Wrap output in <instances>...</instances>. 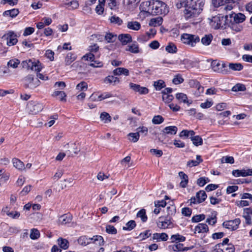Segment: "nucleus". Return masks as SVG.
<instances>
[{
  "instance_id": "obj_1",
  "label": "nucleus",
  "mask_w": 252,
  "mask_h": 252,
  "mask_svg": "<svg viewBox=\"0 0 252 252\" xmlns=\"http://www.w3.org/2000/svg\"><path fill=\"white\" fill-rule=\"evenodd\" d=\"M204 5V0H186L184 11L186 19L197 16L202 10Z\"/></svg>"
},
{
  "instance_id": "obj_2",
  "label": "nucleus",
  "mask_w": 252,
  "mask_h": 252,
  "mask_svg": "<svg viewBox=\"0 0 252 252\" xmlns=\"http://www.w3.org/2000/svg\"><path fill=\"white\" fill-rule=\"evenodd\" d=\"M147 9L145 11L152 15H166L169 12L167 5L163 2L155 0L153 1L146 2Z\"/></svg>"
},
{
  "instance_id": "obj_3",
  "label": "nucleus",
  "mask_w": 252,
  "mask_h": 252,
  "mask_svg": "<svg viewBox=\"0 0 252 252\" xmlns=\"http://www.w3.org/2000/svg\"><path fill=\"white\" fill-rule=\"evenodd\" d=\"M225 19L223 16L218 15L212 17L211 19V24L215 29L220 28L225 29L227 23L228 22V15H226Z\"/></svg>"
},
{
  "instance_id": "obj_4",
  "label": "nucleus",
  "mask_w": 252,
  "mask_h": 252,
  "mask_svg": "<svg viewBox=\"0 0 252 252\" xmlns=\"http://www.w3.org/2000/svg\"><path fill=\"white\" fill-rule=\"evenodd\" d=\"M21 64L23 68L37 72L40 71L42 68V65L38 61H32V60L24 61Z\"/></svg>"
},
{
  "instance_id": "obj_5",
  "label": "nucleus",
  "mask_w": 252,
  "mask_h": 252,
  "mask_svg": "<svg viewBox=\"0 0 252 252\" xmlns=\"http://www.w3.org/2000/svg\"><path fill=\"white\" fill-rule=\"evenodd\" d=\"M181 40L184 43L194 47L199 42L200 38L198 35L184 33L181 36Z\"/></svg>"
},
{
  "instance_id": "obj_6",
  "label": "nucleus",
  "mask_w": 252,
  "mask_h": 252,
  "mask_svg": "<svg viewBox=\"0 0 252 252\" xmlns=\"http://www.w3.org/2000/svg\"><path fill=\"white\" fill-rule=\"evenodd\" d=\"M40 84L37 78H34L32 75H29L24 78L25 87L31 90L35 89Z\"/></svg>"
},
{
  "instance_id": "obj_7",
  "label": "nucleus",
  "mask_w": 252,
  "mask_h": 252,
  "mask_svg": "<svg viewBox=\"0 0 252 252\" xmlns=\"http://www.w3.org/2000/svg\"><path fill=\"white\" fill-rule=\"evenodd\" d=\"M241 222L240 219H235L233 220L225 221L222 223V226L230 231L236 230Z\"/></svg>"
},
{
  "instance_id": "obj_8",
  "label": "nucleus",
  "mask_w": 252,
  "mask_h": 252,
  "mask_svg": "<svg viewBox=\"0 0 252 252\" xmlns=\"http://www.w3.org/2000/svg\"><path fill=\"white\" fill-rule=\"evenodd\" d=\"M27 108L30 113L35 115L40 112L43 108L42 104L35 102H30L28 104Z\"/></svg>"
},
{
  "instance_id": "obj_9",
  "label": "nucleus",
  "mask_w": 252,
  "mask_h": 252,
  "mask_svg": "<svg viewBox=\"0 0 252 252\" xmlns=\"http://www.w3.org/2000/svg\"><path fill=\"white\" fill-rule=\"evenodd\" d=\"M234 251L235 249L232 245L217 244L214 246L212 252H234Z\"/></svg>"
},
{
  "instance_id": "obj_10",
  "label": "nucleus",
  "mask_w": 252,
  "mask_h": 252,
  "mask_svg": "<svg viewBox=\"0 0 252 252\" xmlns=\"http://www.w3.org/2000/svg\"><path fill=\"white\" fill-rule=\"evenodd\" d=\"M228 17L232 20L233 22L238 24L243 22L246 19L245 15L241 13H235L232 12L228 15Z\"/></svg>"
},
{
  "instance_id": "obj_11",
  "label": "nucleus",
  "mask_w": 252,
  "mask_h": 252,
  "mask_svg": "<svg viewBox=\"0 0 252 252\" xmlns=\"http://www.w3.org/2000/svg\"><path fill=\"white\" fill-rule=\"evenodd\" d=\"M211 66L214 71L224 75L228 74L229 71L227 69L220 68V63L217 60H214L211 63Z\"/></svg>"
},
{
  "instance_id": "obj_12",
  "label": "nucleus",
  "mask_w": 252,
  "mask_h": 252,
  "mask_svg": "<svg viewBox=\"0 0 252 252\" xmlns=\"http://www.w3.org/2000/svg\"><path fill=\"white\" fill-rule=\"evenodd\" d=\"M3 37L6 39L7 44L9 46L16 44L18 41L16 35L13 32H8L6 34L4 35Z\"/></svg>"
},
{
  "instance_id": "obj_13",
  "label": "nucleus",
  "mask_w": 252,
  "mask_h": 252,
  "mask_svg": "<svg viewBox=\"0 0 252 252\" xmlns=\"http://www.w3.org/2000/svg\"><path fill=\"white\" fill-rule=\"evenodd\" d=\"M130 89L136 92H138L141 94H147L149 93L148 88L144 87H141L139 85L130 83L129 84Z\"/></svg>"
},
{
  "instance_id": "obj_14",
  "label": "nucleus",
  "mask_w": 252,
  "mask_h": 252,
  "mask_svg": "<svg viewBox=\"0 0 252 252\" xmlns=\"http://www.w3.org/2000/svg\"><path fill=\"white\" fill-rule=\"evenodd\" d=\"M178 131V128L176 126H168L165 127L162 131V137H164L166 134L175 135Z\"/></svg>"
},
{
  "instance_id": "obj_15",
  "label": "nucleus",
  "mask_w": 252,
  "mask_h": 252,
  "mask_svg": "<svg viewBox=\"0 0 252 252\" xmlns=\"http://www.w3.org/2000/svg\"><path fill=\"white\" fill-rule=\"evenodd\" d=\"M168 238V235L165 233H156L153 234L152 240L156 242L166 241Z\"/></svg>"
},
{
  "instance_id": "obj_16",
  "label": "nucleus",
  "mask_w": 252,
  "mask_h": 252,
  "mask_svg": "<svg viewBox=\"0 0 252 252\" xmlns=\"http://www.w3.org/2000/svg\"><path fill=\"white\" fill-rule=\"evenodd\" d=\"M209 231L208 225L206 223H201L195 227L194 233H204Z\"/></svg>"
},
{
  "instance_id": "obj_17",
  "label": "nucleus",
  "mask_w": 252,
  "mask_h": 252,
  "mask_svg": "<svg viewBox=\"0 0 252 252\" xmlns=\"http://www.w3.org/2000/svg\"><path fill=\"white\" fill-rule=\"evenodd\" d=\"M172 222L170 217H167L164 220H159L157 222L158 226L160 229H165L168 228L171 224Z\"/></svg>"
},
{
  "instance_id": "obj_18",
  "label": "nucleus",
  "mask_w": 252,
  "mask_h": 252,
  "mask_svg": "<svg viewBox=\"0 0 252 252\" xmlns=\"http://www.w3.org/2000/svg\"><path fill=\"white\" fill-rule=\"evenodd\" d=\"M90 244H94L95 245L98 246H101L103 245V238L100 235H95L92 237H90Z\"/></svg>"
},
{
  "instance_id": "obj_19",
  "label": "nucleus",
  "mask_w": 252,
  "mask_h": 252,
  "mask_svg": "<svg viewBox=\"0 0 252 252\" xmlns=\"http://www.w3.org/2000/svg\"><path fill=\"white\" fill-rule=\"evenodd\" d=\"M119 40L123 45H126L131 41V36L129 34H121L118 36Z\"/></svg>"
},
{
  "instance_id": "obj_20",
  "label": "nucleus",
  "mask_w": 252,
  "mask_h": 252,
  "mask_svg": "<svg viewBox=\"0 0 252 252\" xmlns=\"http://www.w3.org/2000/svg\"><path fill=\"white\" fill-rule=\"evenodd\" d=\"M227 25L232 30L236 32H241L243 28L239 24L233 22L232 19H230L229 23H227Z\"/></svg>"
},
{
  "instance_id": "obj_21",
  "label": "nucleus",
  "mask_w": 252,
  "mask_h": 252,
  "mask_svg": "<svg viewBox=\"0 0 252 252\" xmlns=\"http://www.w3.org/2000/svg\"><path fill=\"white\" fill-rule=\"evenodd\" d=\"M12 163L14 167L18 170L22 171L25 170V167L24 163L19 159L16 158H13Z\"/></svg>"
},
{
  "instance_id": "obj_22",
  "label": "nucleus",
  "mask_w": 252,
  "mask_h": 252,
  "mask_svg": "<svg viewBox=\"0 0 252 252\" xmlns=\"http://www.w3.org/2000/svg\"><path fill=\"white\" fill-rule=\"evenodd\" d=\"M104 82L106 84H111L113 85H115L120 82L119 79L112 75H109L105 78Z\"/></svg>"
},
{
  "instance_id": "obj_23",
  "label": "nucleus",
  "mask_w": 252,
  "mask_h": 252,
  "mask_svg": "<svg viewBox=\"0 0 252 252\" xmlns=\"http://www.w3.org/2000/svg\"><path fill=\"white\" fill-rule=\"evenodd\" d=\"M225 4L223 5L222 8L226 11H230L232 10L236 5L235 0H225Z\"/></svg>"
},
{
  "instance_id": "obj_24",
  "label": "nucleus",
  "mask_w": 252,
  "mask_h": 252,
  "mask_svg": "<svg viewBox=\"0 0 252 252\" xmlns=\"http://www.w3.org/2000/svg\"><path fill=\"white\" fill-rule=\"evenodd\" d=\"M113 73L115 75H120L122 74L125 76L129 75V70L123 67L117 68L113 70Z\"/></svg>"
},
{
  "instance_id": "obj_25",
  "label": "nucleus",
  "mask_w": 252,
  "mask_h": 252,
  "mask_svg": "<svg viewBox=\"0 0 252 252\" xmlns=\"http://www.w3.org/2000/svg\"><path fill=\"white\" fill-rule=\"evenodd\" d=\"M72 220L70 215L64 214L61 216L59 219V222L62 224H65L69 223Z\"/></svg>"
},
{
  "instance_id": "obj_26",
  "label": "nucleus",
  "mask_w": 252,
  "mask_h": 252,
  "mask_svg": "<svg viewBox=\"0 0 252 252\" xmlns=\"http://www.w3.org/2000/svg\"><path fill=\"white\" fill-rule=\"evenodd\" d=\"M213 38V36L211 34H205L201 39L202 44L207 46L210 44Z\"/></svg>"
},
{
  "instance_id": "obj_27",
  "label": "nucleus",
  "mask_w": 252,
  "mask_h": 252,
  "mask_svg": "<svg viewBox=\"0 0 252 252\" xmlns=\"http://www.w3.org/2000/svg\"><path fill=\"white\" fill-rule=\"evenodd\" d=\"M179 176L182 179V181L180 182L181 187H182V188H185L187 186V184L188 183V176L182 171H181L179 173Z\"/></svg>"
},
{
  "instance_id": "obj_28",
  "label": "nucleus",
  "mask_w": 252,
  "mask_h": 252,
  "mask_svg": "<svg viewBox=\"0 0 252 252\" xmlns=\"http://www.w3.org/2000/svg\"><path fill=\"white\" fill-rule=\"evenodd\" d=\"M127 27L130 30L138 31L140 29L141 25L138 22L130 21L127 23Z\"/></svg>"
},
{
  "instance_id": "obj_29",
  "label": "nucleus",
  "mask_w": 252,
  "mask_h": 252,
  "mask_svg": "<svg viewBox=\"0 0 252 252\" xmlns=\"http://www.w3.org/2000/svg\"><path fill=\"white\" fill-rule=\"evenodd\" d=\"M176 98L180 101L181 102H183L184 103H187L188 105H189L192 102H189L188 100V97L186 94L183 93H178L176 95Z\"/></svg>"
},
{
  "instance_id": "obj_30",
  "label": "nucleus",
  "mask_w": 252,
  "mask_h": 252,
  "mask_svg": "<svg viewBox=\"0 0 252 252\" xmlns=\"http://www.w3.org/2000/svg\"><path fill=\"white\" fill-rule=\"evenodd\" d=\"M162 18L161 17L152 18L150 21L149 25L154 27L159 26L162 24Z\"/></svg>"
},
{
  "instance_id": "obj_31",
  "label": "nucleus",
  "mask_w": 252,
  "mask_h": 252,
  "mask_svg": "<svg viewBox=\"0 0 252 252\" xmlns=\"http://www.w3.org/2000/svg\"><path fill=\"white\" fill-rule=\"evenodd\" d=\"M196 197L197 199L198 203H200L205 201L207 197V194L205 191L200 190L196 193Z\"/></svg>"
},
{
  "instance_id": "obj_32",
  "label": "nucleus",
  "mask_w": 252,
  "mask_h": 252,
  "mask_svg": "<svg viewBox=\"0 0 252 252\" xmlns=\"http://www.w3.org/2000/svg\"><path fill=\"white\" fill-rule=\"evenodd\" d=\"M58 244L60 248L63 250L67 249L69 247L68 241L66 239L62 238H59L58 239Z\"/></svg>"
},
{
  "instance_id": "obj_33",
  "label": "nucleus",
  "mask_w": 252,
  "mask_h": 252,
  "mask_svg": "<svg viewBox=\"0 0 252 252\" xmlns=\"http://www.w3.org/2000/svg\"><path fill=\"white\" fill-rule=\"evenodd\" d=\"M228 67L233 71H241L243 68V65L241 63H229Z\"/></svg>"
},
{
  "instance_id": "obj_34",
  "label": "nucleus",
  "mask_w": 252,
  "mask_h": 252,
  "mask_svg": "<svg viewBox=\"0 0 252 252\" xmlns=\"http://www.w3.org/2000/svg\"><path fill=\"white\" fill-rule=\"evenodd\" d=\"M190 139L193 145L196 146H198L203 144V140L199 135L191 136Z\"/></svg>"
},
{
  "instance_id": "obj_35",
  "label": "nucleus",
  "mask_w": 252,
  "mask_h": 252,
  "mask_svg": "<svg viewBox=\"0 0 252 252\" xmlns=\"http://www.w3.org/2000/svg\"><path fill=\"white\" fill-rule=\"evenodd\" d=\"M76 59V56L75 55L72 53H68L65 59V65H68L70 64Z\"/></svg>"
},
{
  "instance_id": "obj_36",
  "label": "nucleus",
  "mask_w": 252,
  "mask_h": 252,
  "mask_svg": "<svg viewBox=\"0 0 252 252\" xmlns=\"http://www.w3.org/2000/svg\"><path fill=\"white\" fill-rule=\"evenodd\" d=\"M202 161L200 156H196V160H189L187 162V165L189 167L196 166Z\"/></svg>"
},
{
  "instance_id": "obj_37",
  "label": "nucleus",
  "mask_w": 252,
  "mask_h": 252,
  "mask_svg": "<svg viewBox=\"0 0 252 252\" xmlns=\"http://www.w3.org/2000/svg\"><path fill=\"white\" fill-rule=\"evenodd\" d=\"M100 118L105 124L110 123L111 121V117L108 113L105 112L101 113Z\"/></svg>"
},
{
  "instance_id": "obj_38",
  "label": "nucleus",
  "mask_w": 252,
  "mask_h": 252,
  "mask_svg": "<svg viewBox=\"0 0 252 252\" xmlns=\"http://www.w3.org/2000/svg\"><path fill=\"white\" fill-rule=\"evenodd\" d=\"M78 243L82 246H87L90 244V239L86 236H82L78 239Z\"/></svg>"
},
{
  "instance_id": "obj_39",
  "label": "nucleus",
  "mask_w": 252,
  "mask_h": 252,
  "mask_svg": "<svg viewBox=\"0 0 252 252\" xmlns=\"http://www.w3.org/2000/svg\"><path fill=\"white\" fill-rule=\"evenodd\" d=\"M195 132L193 130H183L179 134V136L181 138H186L189 136H193Z\"/></svg>"
},
{
  "instance_id": "obj_40",
  "label": "nucleus",
  "mask_w": 252,
  "mask_h": 252,
  "mask_svg": "<svg viewBox=\"0 0 252 252\" xmlns=\"http://www.w3.org/2000/svg\"><path fill=\"white\" fill-rule=\"evenodd\" d=\"M172 249L175 252L186 251L188 250L187 247H184L183 245L181 243H176L173 245Z\"/></svg>"
},
{
  "instance_id": "obj_41",
  "label": "nucleus",
  "mask_w": 252,
  "mask_h": 252,
  "mask_svg": "<svg viewBox=\"0 0 252 252\" xmlns=\"http://www.w3.org/2000/svg\"><path fill=\"white\" fill-rule=\"evenodd\" d=\"M20 62L17 59H14L9 61L7 63V65L8 67H10L13 68H16L18 67L20 64Z\"/></svg>"
},
{
  "instance_id": "obj_42",
  "label": "nucleus",
  "mask_w": 252,
  "mask_h": 252,
  "mask_svg": "<svg viewBox=\"0 0 252 252\" xmlns=\"http://www.w3.org/2000/svg\"><path fill=\"white\" fill-rule=\"evenodd\" d=\"M137 217L140 218L142 222H146L147 220V216L146 214V210L144 209H141L137 213Z\"/></svg>"
},
{
  "instance_id": "obj_43",
  "label": "nucleus",
  "mask_w": 252,
  "mask_h": 252,
  "mask_svg": "<svg viewBox=\"0 0 252 252\" xmlns=\"http://www.w3.org/2000/svg\"><path fill=\"white\" fill-rule=\"evenodd\" d=\"M53 96H59V99L61 101H65L66 94L63 91H55L53 94Z\"/></svg>"
},
{
  "instance_id": "obj_44",
  "label": "nucleus",
  "mask_w": 252,
  "mask_h": 252,
  "mask_svg": "<svg viewBox=\"0 0 252 252\" xmlns=\"http://www.w3.org/2000/svg\"><path fill=\"white\" fill-rule=\"evenodd\" d=\"M154 86L156 90L159 91L165 87V82L162 80H159L154 82Z\"/></svg>"
},
{
  "instance_id": "obj_45",
  "label": "nucleus",
  "mask_w": 252,
  "mask_h": 252,
  "mask_svg": "<svg viewBox=\"0 0 252 252\" xmlns=\"http://www.w3.org/2000/svg\"><path fill=\"white\" fill-rule=\"evenodd\" d=\"M166 51L169 53H175L177 49L176 46L173 43H169L165 48Z\"/></svg>"
},
{
  "instance_id": "obj_46",
  "label": "nucleus",
  "mask_w": 252,
  "mask_h": 252,
  "mask_svg": "<svg viewBox=\"0 0 252 252\" xmlns=\"http://www.w3.org/2000/svg\"><path fill=\"white\" fill-rule=\"evenodd\" d=\"M30 238L32 240L38 239L40 237V232L38 230L32 228L31 230Z\"/></svg>"
},
{
  "instance_id": "obj_47",
  "label": "nucleus",
  "mask_w": 252,
  "mask_h": 252,
  "mask_svg": "<svg viewBox=\"0 0 252 252\" xmlns=\"http://www.w3.org/2000/svg\"><path fill=\"white\" fill-rule=\"evenodd\" d=\"M136 226L135 221L131 220L126 224V226H124L123 229L126 230H131L133 229Z\"/></svg>"
},
{
  "instance_id": "obj_48",
  "label": "nucleus",
  "mask_w": 252,
  "mask_h": 252,
  "mask_svg": "<svg viewBox=\"0 0 252 252\" xmlns=\"http://www.w3.org/2000/svg\"><path fill=\"white\" fill-rule=\"evenodd\" d=\"M104 39L108 43L114 42L116 39V35H114L111 33H108L105 35Z\"/></svg>"
},
{
  "instance_id": "obj_49",
  "label": "nucleus",
  "mask_w": 252,
  "mask_h": 252,
  "mask_svg": "<svg viewBox=\"0 0 252 252\" xmlns=\"http://www.w3.org/2000/svg\"><path fill=\"white\" fill-rule=\"evenodd\" d=\"M232 175L235 177H246L247 174L246 170H234L232 171Z\"/></svg>"
},
{
  "instance_id": "obj_50",
  "label": "nucleus",
  "mask_w": 252,
  "mask_h": 252,
  "mask_svg": "<svg viewBox=\"0 0 252 252\" xmlns=\"http://www.w3.org/2000/svg\"><path fill=\"white\" fill-rule=\"evenodd\" d=\"M126 50L135 54L138 53L139 51L138 46L136 44H132L131 45L128 46Z\"/></svg>"
},
{
  "instance_id": "obj_51",
  "label": "nucleus",
  "mask_w": 252,
  "mask_h": 252,
  "mask_svg": "<svg viewBox=\"0 0 252 252\" xmlns=\"http://www.w3.org/2000/svg\"><path fill=\"white\" fill-rule=\"evenodd\" d=\"M246 89V87L244 84L238 83L233 87L232 91L234 92L244 91Z\"/></svg>"
},
{
  "instance_id": "obj_52",
  "label": "nucleus",
  "mask_w": 252,
  "mask_h": 252,
  "mask_svg": "<svg viewBox=\"0 0 252 252\" xmlns=\"http://www.w3.org/2000/svg\"><path fill=\"white\" fill-rule=\"evenodd\" d=\"M76 89L79 91H86L88 89L87 83L84 81H82L77 85Z\"/></svg>"
},
{
  "instance_id": "obj_53",
  "label": "nucleus",
  "mask_w": 252,
  "mask_h": 252,
  "mask_svg": "<svg viewBox=\"0 0 252 252\" xmlns=\"http://www.w3.org/2000/svg\"><path fill=\"white\" fill-rule=\"evenodd\" d=\"M205 219V215L204 214L196 215L191 218V221L193 222H198Z\"/></svg>"
},
{
  "instance_id": "obj_54",
  "label": "nucleus",
  "mask_w": 252,
  "mask_h": 252,
  "mask_svg": "<svg viewBox=\"0 0 252 252\" xmlns=\"http://www.w3.org/2000/svg\"><path fill=\"white\" fill-rule=\"evenodd\" d=\"M164 121L163 118L160 115L155 116L152 119V123L155 125L161 124Z\"/></svg>"
},
{
  "instance_id": "obj_55",
  "label": "nucleus",
  "mask_w": 252,
  "mask_h": 252,
  "mask_svg": "<svg viewBox=\"0 0 252 252\" xmlns=\"http://www.w3.org/2000/svg\"><path fill=\"white\" fill-rule=\"evenodd\" d=\"M109 19L111 23L116 24L118 25H121L123 23L122 20L116 16H111Z\"/></svg>"
},
{
  "instance_id": "obj_56",
  "label": "nucleus",
  "mask_w": 252,
  "mask_h": 252,
  "mask_svg": "<svg viewBox=\"0 0 252 252\" xmlns=\"http://www.w3.org/2000/svg\"><path fill=\"white\" fill-rule=\"evenodd\" d=\"M129 137V140L133 142H137L139 138V133L136 132V133H129L128 135Z\"/></svg>"
},
{
  "instance_id": "obj_57",
  "label": "nucleus",
  "mask_w": 252,
  "mask_h": 252,
  "mask_svg": "<svg viewBox=\"0 0 252 252\" xmlns=\"http://www.w3.org/2000/svg\"><path fill=\"white\" fill-rule=\"evenodd\" d=\"M151 235L152 233L151 232V230H147L143 232H141L139 235V238H140L141 240H145L146 238L151 236Z\"/></svg>"
},
{
  "instance_id": "obj_58",
  "label": "nucleus",
  "mask_w": 252,
  "mask_h": 252,
  "mask_svg": "<svg viewBox=\"0 0 252 252\" xmlns=\"http://www.w3.org/2000/svg\"><path fill=\"white\" fill-rule=\"evenodd\" d=\"M172 242L178 241L179 242H183L185 240V237L179 234L173 235L171 237Z\"/></svg>"
},
{
  "instance_id": "obj_59",
  "label": "nucleus",
  "mask_w": 252,
  "mask_h": 252,
  "mask_svg": "<svg viewBox=\"0 0 252 252\" xmlns=\"http://www.w3.org/2000/svg\"><path fill=\"white\" fill-rule=\"evenodd\" d=\"M137 130L139 136L140 134L143 136H146L148 133V128L146 126H140L137 128Z\"/></svg>"
},
{
  "instance_id": "obj_60",
  "label": "nucleus",
  "mask_w": 252,
  "mask_h": 252,
  "mask_svg": "<svg viewBox=\"0 0 252 252\" xmlns=\"http://www.w3.org/2000/svg\"><path fill=\"white\" fill-rule=\"evenodd\" d=\"M106 231L107 233L111 234H115L117 233V229L114 226L111 225H106Z\"/></svg>"
},
{
  "instance_id": "obj_61",
  "label": "nucleus",
  "mask_w": 252,
  "mask_h": 252,
  "mask_svg": "<svg viewBox=\"0 0 252 252\" xmlns=\"http://www.w3.org/2000/svg\"><path fill=\"white\" fill-rule=\"evenodd\" d=\"M183 81L184 79L180 74L176 75L172 80L173 83L176 85L180 84L183 83Z\"/></svg>"
},
{
  "instance_id": "obj_62",
  "label": "nucleus",
  "mask_w": 252,
  "mask_h": 252,
  "mask_svg": "<svg viewBox=\"0 0 252 252\" xmlns=\"http://www.w3.org/2000/svg\"><path fill=\"white\" fill-rule=\"evenodd\" d=\"M91 39L95 41L101 42L104 39V36L100 34H94L92 35Z\"/></svg>"
},
{
  "instance_id": "obj_63",
  "label": "nucleus",
  "mask_w": 252,
  "mask_h": 252,
  "mask_svg": "<svg viewBox=\"0 0 252 252\" xmlns=\"http://www.w3.org/2000/svg\"><path fill=\"white\" fill-rule=\"evenodd\" d=\"M192 213V210L188 207H185L182 209V214L186 217L190 216Z\"/></svg>"
},
{
  "instance_id": "obj_64",
  "label": "nucleus",
  "mask_w": 252,
  "mask_h": 252,
  "mask_svg": "<svg viewBox=\"0 0 252 252\" xmlns=\"http://www.w3.org/2000/svg\"><path fill=\"white\" fill-rule=\"evenodd\" d=\"M221 162L232 164L234 162V159L232 157L226 156L222 158Z\"/></svg>"
}]
</instances>
